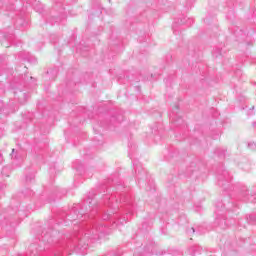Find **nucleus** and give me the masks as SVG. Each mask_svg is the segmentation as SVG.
Returning a JSON list of instances; mask_svg holds the SVG:
<instances>
[{
    "label": "nucleus",
    "mask_w": 256,
    "mask_h": 256,
    "mask_svg": "<svg viewBox=\"0 0 256 256\" xmlns=\"http://www.w3.org/2000/svg\"><path fill=\"white\" fill-rule=\"evenodd\" d=\"M105 235H109L107 226L98 225L93 227L90 232L85 233L84 237L79 240L78 249H87L89 243H85V241H98V239H103Z\"/></svg>",
    "instance_id": "obj_1"
},
{
    "label": "nucleus",
    "mask_w": 256,
    "mask_h": 256,
    "mask_svg": "<svg viewBox=\"0 0 256 256\" xmlns=\"http://www.w3.org/2000/svg\"><path fill=\"white\" fill-rule=\"evenodd\" d=\"M225 219V206L223 204L218 203L216 205L215 210V221L218 223V225Z\"/></svg>",
    "instance_id": "obj_2"
},
{
    "label": "nucleus",
    "mask_w": 256,
    "mask_h": 256,
    "mask_svg": "<svg viewBox=\"0 0 256 256\" xmlns=\"http://www.w3.org/2000/svg\"><path fill=\"white\" fill-rule=\"evenodd\" d=\"M134 169L136 170V179L138 183L141 181V179H145V177H147V172L142 166H136Z\"/></svg>",
    "instance_id": "obj_3"
},
{
    "label": "nucleus",
    "mask_w": 256,
    "mask_h": 256,
    "mask_svg": "<svg viewBox=\"0 0 256 256\" xmlns=\"http://www.w3.org/2000/svg\"><path fill=\"white\" fill-rule=\"evenodd\" d=\"M120 203H126L127 217H129V215H133V212L131 211V202L129 201V197L122 195L120 198Z\"/></svg>",
    "instance_id": "obj_4"
},
{
    "label": "nucleus",
    "mask_w": 256,
    "mask_h": 256,
    "mask_svg": "<svg viewBox=\"0 0 256 256\" xmlns=\"http://www.w3.org/2000/svg\"><path fill=\"white\" fill-rule=\"evenodd\" d=\"M113 213H115V212L108 211L107 213L103 214L102 219L104 221H109V219H111V216L113 215Z\"/></svg>",
    "instance_id": "obj_5"
},
{
    "label": "nucleus",
    "mask_w": 256,
    "mask_h": 256,
    "mask_svg": "<svg viewBox=\"0 0 256 256\" xmlns=\"http://www.w3.org/2000/svg\"><path fill=\"white\" fill-rule=\"evenodd\" d=\"M11 159H15L16 161H18L19 159V156H17V152L15 151V149H12Z\"/></svg>",
    "instance_id": "obj_6"
},
{
    "label": "nucleus",
    "mask_w": 256,
    "mask_h": 256,
    "mask_svg": "<svg viewBox=\"0 0 256 256\" xmlns=\"http://www.w3.org/2000/svg\"><path fill=\"white\" fill-rule=\"evenodd\" d=\"M213 55L219 57V55H221V49H216V51L213 52Z\"/></svg>",
    "instance_id": "obj_7"
},
{
    "label": "nucleus",
    "mask_w": 256,
    "mask_h": 256,
    "mask_svg": "<svg viewBox=\"0 0 256 256\" xmlns=\"http://www.w3.org/2000/svg\"><path fill=\"white\" fill-rule=\"evenodd\" d=\"M32 179H35V174H31L30 177L26 176V181H31Z\"/></svg>",
    "instance_id": "obj_8"
},
{
    "label": "nucleus",
    "mask_w": 256,
    "mask_h": 256,
    "mask_svg": "<svg viewBox=\"0 0 256 256\" xmlns=\"http://www.w3.org/2000/svg\"><path fill=\"white\" fill-rule=\"evenodd\" d=\"M248 147H249V149H255V143L254 142H249Z\"/></svg>",
    "instance_id": "obj_9"
},
{
    "label": "nucleus",
    "mask_w": 256,
    "mask_h": 256,
    "mask_svg": "<svg viewBox=\"0 0 256 256\" xmlns=\"http://www.w3.org/2000/svg\"><path fill=\"white\" fill-rule=\"evenodd\" d=\"M253 109H255V106H252V108L250 109V113H248V115H254L255 112H253Z\"/></svg>",
    "instance_id": "obj_10"
},
{
    "label": "nucleus",
    "mask_w": 256,
    "mask_h": 256,
    "mask_svg": "<svg viewBox=\"0 0 256 256\" xmlns=\"http://www.w3.org/2000/svg\"><path fill=\"white\" fill-rule=\"evenodd\" d=\"M188 233H195V228H191L190 230H188Z\"/></svg>",
    "instance_id": "obj_11"
},
{
    "label": "nucleus",
    "mask_w": 256,
    "mask_h": 256,
    "mask_svg": "<svg viewBox=\"0 0 256 256\" xmlns=\"http://www.w3.org/2000/svg\"><path fill=\"white\" fill-rule=\"evenodd\" d=\"M189 23H193V19L188 18Z\"/></svg>",
    "instance_id": "obj_12"
},
{
    "label": "nucleus",
    "mask_w": 256,
    "mask_h": 256,
    "mask_svg": "<svg viewBox=\"0 0 256 256\" xmlns=\"http://www.w3.org/2000/svg\"><path fill=\"white\" fill-rule=\"evenodd\" d=\"M121 223H122V224H123V223H127V220H123Z\"/></svg>",
    "instance_id": "obj_13"
},
{
    "label": "nucleus",
    "mask_w": 256,
    "mask_h": 256,
    "mask_svg": "<svg viewBox=\"0 0 256 256\" xmlns=\"http://www.w3.org/2000/svg\"><path fill=\"white\" fill-rule=\"evenodd\" d=\"M252 125L255 127V125H256V122H253V123H252Z\"/></svg>",
    "instance_id": "obj_14"
},
{
    "label": "nucleus",
    "mask_w": 256,
    "mask_h": 256,
    "mask_svg": "<svg viewBox=\"0 0 256 256\" xmlns=\"http://www.w3.org/2000/svg\"><path fill=\"white\" fill-rule=\"evenodd\" d=\"M218 184L221 185V181H219Z\"/></svg>",
    "instance_id": "obj_15"
},
{
    "label": "nucleus",
    "mask_w": 256,
    "mask_h": 256,
    "mask_svg": "<svg viewBox=\"0 0 256 256\" xmlns=\"http://www.w3.org/2000/svg\"><path fill=\"white\" fill-rule=\"evenodd\" d=\"M226 175H227L228 177H230V176H229V173H226Z\"/></svg>",
    "instance_id": "obj_16"
},
{
    "label": "nucleus",
    "mask_w": 256,
    "mask_h": 256,
    "mask_svg": "<svg viewBox=\"0 0 256 256\" xmlns=\"http://www.w3.org/2000/svg\"><path fill=\"white\" fill-rule=\"evenodd\" d=\"M197 231H201V230L197 229Z\"/></svg>",
    "instance_id": "obj_17"
}]
</instances>
